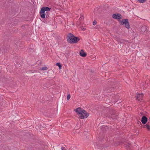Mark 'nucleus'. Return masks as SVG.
<instances>
[{
	"mask_svg": "<svg viewBox=\"0 0 150 150\" xmlns=\"http://www.w3.org/2000/svg\"><path fill=\"white\" fill-rule=\"evenodd\" d=\"M47 68L46 67H44L41 68V70H47Z\"/></svg>",
	"mask_w": 150,
	"mask_h": 150,
	"instance_id": "11",
	"label": "nucleus"
},
{
	"mask_svg": "<svg viewBox=\"0 0 150 150\" xmlns=\"http://www.w3.org/2000/svg\"><path fill=\"white\" fill-rule=\"evenodd\" d=\"M143 115V113L142 112H140V114H139L140 115Z\"/></svg>",
	"mask_w": 150,
	"mask_h": 150,
	"instance_id": "22",
	"label": "nucleus"
},
{
	"mask_svg": "<svg viewBox=\"0 0 150 150\" xmlns=\"http://www.w3.org/2000/svg\"><path fill=\"white\" fill-rule=\"evenodd\" d=\"M117 115L112 114L111 115V117L113 119H117Z\"/></svg>",
	"mask_w": 150,
	"mask_h": 150,
	"instance_id": "10",
	"label": "nucleus"
},
{
	"mask_svg": "<svg viewBox=\"0 0 150 150\" xmlns=\"http://www.w3.org/2000/svg\"><path fill=\"white\" fill-rule=\"evenodd\" d=\"M97 23V22L96 21H94L93 23V25H96Z\"/></svg>",
	"mask_w": 150,
	"mask_h": 150,
	"instance_id": "18",
	"label": "nucleus"
},
{
	"mask_svg": "<svg viewBox=\"0 0 150 150\" xmlns=\"http://www.w3.org/2000/svg\"><path fill=\"white\" fill-rule=\"evenodd\" d=\"M71 97V96L70 94H68L67 97V100H69Z\"/></svg>",
	"mask_w": 150,
	"mask_h": 150,
	"instance_id": "16",
	"label": "nucleus"
},
{
	"mask_svg": "<svg viewBox=\"0 0 150 150\" xmlns=\"http://www.w3.org/2000/svg\"><path fill=\"white\" fill-rule=\"evenodd\" d=\"M56 65L59 67V68L61 69L62 67V65L60 64V63H57L56 64Z\"/></svg>",
	"mask_w": 150,
	"mask_h": 150,
	"instance_id": "13",
	"label": "nucleus"
},
{
	"mask_svg": "<svg viewBox=\"0 0 150 150\" xmlns=\"http://www.w3.org/2000/svg\"><path fill=\"white\" fill-rule=\"evenodd\" d=\"M121 25H125V27L127 29L129 28V25L128 22V20L127 19H124L122 21H119Z\"/></svg>",
	"mask_w": 150,
	"mask_h": 150,
	"instance_id": "3",
	"label": "nucleus"
},
{
	"mask_svg": "<svg viewBox=\"0 0 150 150\" xmlns=\"http://www.w3.org/2000/svg\"><path fill=\"white\" fill-rule=\"evenodd\" d=\"M143 97V94L142 93H140L139 94H138L137 96V98L138 101H141L142 100Z\"/></svg>",
	"mask_w": 150,
	"mask_h": 150,
	"instance_id": "7",
	"label": "nucleus"
},
{
	"mask_svg": "<svg viewBox=\"0 0 150 150\" xmlns=\"http://www.w3.org/2000/svg\"><path fill=\"white\" fill-rule=\"evenodd\" d=\"M147 121V119L145 116H143L142 118L141 122L143 124H145Z\"/></svg>",
	"mask_w": 150,
	"mask_h": 150,
	"instance_id": "8",
	"label": "nucleus"
},
{
	"mask_svg": "<svg viewBox=\"0 0 150 150\" xmlns=\"http://www.w3.org/2000/svg\"><path fill=\"white\" fill-rule=\"evenodd\" d=\"M145 126L147 128V129H150V126L148 124H146L145 125Z\"/></svg>",
	"mask_w": 150,
	"mask_h": 150,
	"instance_id": "14",
	"label": "nucleus"
},
{
	"mask_svg": "<svg viewBox=\"0 0 150 150\" xmlns=\"http://www.w3.org/2000/svg\"><path fill=\"white\" fill-rule=\"evenodd\" d=\"M139 1L140 3H144L145 1V0H138Z\"/></svg>",
	"mask_w": 150,
	"mask_h": 150,
	"instance_id": "15",
	"label": "nucleus"
},
{
	"mask_svg": "<svg viewBox=\"0 0 150 150\" xmlns=\"http://www.w3.org/2000/svg\"><path fill=\"white\" fill-rule=\"evenodd\" d=\"M112 18L115 19L120 20L122 18V16L120 14L117 13V14H114L112 15Z\"/></svg>",
	"mask_w": 150,
	"mask_h": 150,
	"instance_id": "5",
	"label": "nucleus"
},
{
	"mask_svg": "<svg viewBox=\"0 0 150 150\" xmlns=\"http://www.w3.org/2000/svg\"><path fill=\"white\" fill-rule=\"evenodd\" d=\"M84 18V17L82 16H81V17H80V18L81 19H83Z\"/></svg>",
	"mask_w": 150,
	"mask_h": 150,
	"instance_id": "21",
	"label": "nucleus"
},
{
	"mask_svg": "<svg viewBox=\"0 0 150 150\" xmlns=\"http://www.w3.org/2000/svg\"><path fill=\"white\" fill-rule=\"evenodd\" d=\"M141 30L142 31H145V28L144 27H142L141 28Z\"/></svg>",
	"mask_w": 150,
	"mask_h": 150,
	"instance_id": "17",
	"label": "nucleus"
},
{
	"mask_svg": "<svg viewBox=\"0 0 150 150\" xmlns=\"http://www.w3.org/2000/svg\"><path fill=\"white\" fill-rule=\"evenodd\" d=\"M67 41L69 43H76L78 42L80 39L78 37L74 36L73 34L70 33L67 39Z\"/></svg>",
	"mask_w": 150,
	"mask_h": 150,
	"instance_id": "1",
	"label": "nucleus"
},
{
	"mask_svg": "<svg viewBox=\"0 0 150 150\" xmlns=\"http://www.w3.org/2000/svg\"><path fill=\"white\" fill-rule=\"evenodd\" d=\"M85 28H83V29H82V30H85Z\"/></svg>",
	"mask_w": 150,
	"mask_h": 150,
	"instance_id": "23",
	"label": "nucleus"
},
{
	"mask_svg": "<svg viewBox=\"0 0 150 150\" xmlns=\"http://www.w3.org/2000/svg\"><path fill=\"white\" fill-rule=\"evenodd\" d=\"M81 56L82 57H85L86 55V53L83 50H81L79 53Z\"/></svg>",
	"mask_w": 150,
	"mask_h": 150,
	"instance_id": "9",
	"label": "nucleus"
},
{
	"mask_svg": "<svg viewBox=\"0 0 150 150\" xmlns=\"http://www.w3.org/2000/svg\"><path fill=\"white\" fill-rule=\"evenodd\" d=\"M51 9L50 8L47 7H43L41 9L40 11V17L41 18H44L45 17L46 13H47L46 16H47V12Z\"/></svg>",
	"mask_w": 150,
	"mask_h": 150,
	"instance_id": "2",
	"label": "nucleus"
},
{
	"mask_svg": "<svg viewBox=\"0 0 150 150\" xmlns=\"http://www.w3.org/2000/svg\"><path fill=\"white\" fill-rule=\"evenodd\" d=\"M119 41L120 42L122 43H124L125 42H126L125 40L122 39H120L119 40Z\"/></svg>",
	"mask_w": 150,
	"mask_h": 150,
	"instance_id": "12",
	"label": "nucleus"
},
{
	"mask_svg": "<svg viewBox=\"0 0 150 150\" xmlns=\"http://www.w3.org/2000/svg\"><path fill=\"white\" fill-rule=\"evenodd\" d=\"M149 120H150V117L149 118Z\"/></svg>",
	"mask_w": 150,
	"mask_h": 150,
	"instance_id": "24",
	"label": "nucleus"
},
{
	"mask_svg": "<svg viewBox=\"0 0 150 150\" xmlns=\"http://www.w3.org/2000/svg\"><path fill=\"white\" fill-rule=\"evenodd\" d=\"M98 138V140L100 141H102L103 140V139H101V137H99Z\"/></svg>",
	"mask_w": 150,
	"mask_h": 150,
	"instance_id": "20",
	"label": "nucleus"
},
{
	"mask_svg": "<svg viewBox=\"0 0 150 150\" xmlns=\"http://www.w3.org/2000/svg\"><path fill=\"white\" fill-rule=\"evenodd\" d=\"M62 150H67L64 147H62L61 148Z\"/></svg>",
	"mask_w": 150,
	"mask_h": 150,
	"instance_id": "19",
	"label": "nucleus"
},
{
	"mask_svg": "<svg viewBox=\"0 0 150 150\" xmlns=\"http://www.w3.org/2000/svg\"><path fill=\"white\" fill-rule=\"evenodd\" d=\"M83 110L80 108H76L75 110V111L76 112V113L78 114H79V115H80L81 114H82L83 112Z\"/></svg>",
	"mask_w": 150,
	"mask_h": 150,
	"instance_id": "6",
	"label": "nucleus"
},
{
	"mask_svg": "<svg viewBox=\"0 0 150 150\" xmlns=\"http://www.w3.org/2000/svg\"><path fill=\"white\" fill-rule=\"evenodd\" d=\"M82 114H81L80 115H79L80 118L81 119H83L86 118L88 117L89 115V114L85 110H83Z\"/></svg>",
	"mask_w": 150,
	"mask_h": 150,
	"instance_id": "4",
	"label": "nucleus"
}]
</instances>
